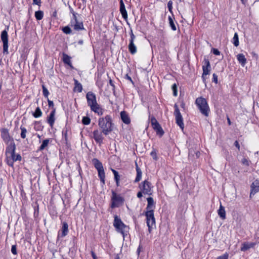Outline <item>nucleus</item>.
<instances>
[{
	"label": "nucleus",
	"mask_w": 259,
	"mask_h": 259,
	"mask_svg": "<svg viewBox=\"0 0 259 259\" xmlns=\"http://www.w3.org/2000/svg\"><path fill=\"white\" fill-rule=\"evenodd\" d=\"M75 87L74 90L78 93H80L82 90V86L80 83H79L77 80L74 79Z\"/></svg>",
	"instance_id": "26"
},
{
	"label": "nucleus",
	"mask_w": 259,
	"mask_h": 259,
	"mask_svg": "<svg viewBox=\"0 0 259 259\" xmlns=\"http://www.w3.org/2000/svg\"><path fill=\"white\" fill-rule=\"evenodd\" d=\"M88 105L90 107L91 110L97 113L98 115H102L103 114V110L98 104L96 95L92 92H88L86 95Z\"/></svg>",
	"instance_id": "2"
},
{
	"label": "nucleus",
	"mask_w": 259,
	"mask_h": 259,
	"mask_svg": "<svg viewBox=\"0 0 259 259\" xmlns=\"http://www.w3.org/2000/svg\"><path fill=\"white\" fill-rule=\"evenodd\" d=\"M16 146L14 143H11L8 145L6 150V161L9 165L13 166L14 162L17 160H20L21 157L20 155H16L15 151Z\"/></svg>",
	"instance_id": "3"
},
{
	"label": "nucleus",
	"mask_w": 259,
	"mask_h": 259,
	"mask_svg": "<svg viewBox=\"0 0 259 259\" xmlns=\"http://www.w3.org/2000/svg\"><path fill=\"white\" fill-rule=\"evenodd\" d=\"M135 39V36L133 33L132 31H131V38L130 40V42H134V40Z\"/></svg>",
	"instance_id": "44"
},
{
	"label": "nucleus",
	"mask_w": 259,
	"mask_h": 259,
	"mask_svg": "<svg viewBox=\"0 0 259 259\" xmlns=\"http://www.w3.org/2000/svg\"><path fill=\"white\" fill-rule=\"evenodd\" d=\"M82 122L84 125H88L91 122V119L87 116H84L82 119Z\"/></svg>",
	"instance_id": "35"
},
{
	"label": "nucleus",
	"mask_w": 259,
	"mask_h": 259,
	"mask_svg": "<svg viewBox=\"0 0 259 259\" xmlns=\"http://www.w3.org/2000/svg\"><path fill=\"white\" fill-rule=\"evenodd\" d=\"M42 93L45 97L48 98L49 92L47 89L44 85H42Z\"/></svg>",
	"instance_id": "39"
},
{
	"label": "nucleus",
	"mask_w": 259,
	"mask_h": 259,
	"mask_svg": "<svg viewBox=\"0 0 259 259\" xmlns=\"http://www.w3.org/2000/svg\"><path fill=\"white\" fill-rule=\"evenodd\" d=\"M241 163L242 164L246 165V166H249L250 164V161L246 158H243L241 160Z\"/></svg>",
	"instance_id": "40"
},
{
	"label": "nucleus",
	"mask_w": 259,
	"mask_h": 259,
	"mask_svg": "<svg viewBox=\"0 0 259 259\" xmlns=\"http://www.w3.org/2000/svg\"><path fill=\"white\" fill-rule=\"evenodd\" d=\"M20 129L21 131V137L23 139H25L26 137V133H27V130L25 127L21 126Z\"/></svg>",
	"instance_id": "34"
},
{
	"label": "nucleus",
	"mask_w": 259,
	"mask_h": 259,
	"mask_svg": "<svg viewBox=\"0 0 259 259\" xmlns=\"http://www.w3.org/2000/svg\"><path fill=\"white\" fill-rule=\"evenodd\" d=\"M212 52L215 55H219L220 54V52L218 49H213Z\"/></svg>",
	"instance_id": "50"
},
{
	"label": "nucleus",
	"mask_w": 259,
	"mask_h": 259,
	"mask_svg": "<svg viewBox=\"0 0 259 259\" xmlns=\"http://www.w3.org/2000/svg\"><path fill=\"white\" fill-rule=\"evenodd\" d=\"M1 38L3 43L4 53H8V34L7 30H3L1 34Z\"/></svg>",
	"instance_id": "11"
},
{
	"label": "nucleus",
	"mask_w": 259,
	"mask_h": 259,
	"mask_svg": "<svg viewBox=\"0 0 259 259\" xmlns=\"http://www.w3.org/2000/svg\"><path fill=\"white\" fill-rule=\"evenodd\" d=\"M146 224L148 227V231L150 233L152 230L155 227V219L154 215V211H146Z\"/></svg>",
	"instance_id": "7"
},
{
	"label": "nucleus",
	"mask_w": 259,
	"mask_h": 259,
	"mask_svg": "<svg viewBox=\"0 0 259 259\" xmlns=\"http://www.w3.org/2000/svg\"><path fill=\"white\" fill-rule=\"evenodd\" d=\"M55 113L56 109L53 108V110L51 112L47 118V122L52 127L53 126L55 121Z\"/></svg>",
	"instance_id": "17"
},
{
	"label": "nucleus",
	"mask_w": 259,
	"mask_h": 259,
	"mask_svg": "<svg viewBox=\"0 0 259 259\" xmlns=\"http://www.w3.org/2000/svg\"><path fill=\"white\" fill-rule=\"evenodd\" d=\"M172 90L173 91L174 96H177V85L175 83L172 85Z\"/></svg>",
	"instance_id": "42"
},
{
	"label": "nucleus",
	"mask_w": 259,
	"mask_h": 259,
	"mask_svg": "<svg viewBox=\"0 0 259 259\" xmlns=\"http://www.w3.org/2000/svg\"><path fill=\"white\" fill-rule=\"evenodd\" d=\"M199 154H200L199 152H197L196 153V157H198L199 156Z\"/></svg>",
	"instance_id": "57"
},
{
	"label": "nucleus",
	"mask_w": 259,
	"mask_h": 259,
	"mask_svg": "<svg viewBox=\"0 0 259 259\" xmlns=\"http://www.w3.org/2000/svg\"><path fill=\"white\" fill-rule=\"evenodd\" d=\"M147 205L146 207V211H154L155 207L154 202L152 197H148L147 199Z\"/></svg>",
	"instance_id": "20"
},
{
	"label": "nucleus",
	"mask_w": 259,
	"mask_h": 259,
	"mask_svg": "<svg viewBox=\"0 0 259 259\" xmlns=\"http://www.w3.org/2000/svg\"><path fill=\"white\" fill-rule=\"evenodd\" d=\"M116 185L118 186L119 185V180H118V181H115Z\"/></svg>",
	"instance_id": "58"
},
{
	"label": "nucleus",
	"mask_w": 259,
	"mask_h": 259,
	"mask_svg": "<svg viewBox=\"0 0 259 259\" xmlns=\"http://www.w3.org/2000/svg\"><path fill=\"white\" fill-rule=\"evenodd\" d=\"M213 78H212V79H213V81H214L215 83H218V76L217 74H215V73L213 74Z\"/></svg>",
	"instance_id": "46"
},
{
	"label": "nucleus",
	"mask_w": 259,
	"mask_h": 259,
	"mask_svg": "<svg viewBox=\"0 0 259 259\" xmlns=\"http://www.w3.org/2000/svg\"><path fill=\"white\" fill-rule=\"evenodd\" d=\"M49 141H50L49 139L44 140L42 141V144L39 148V150L40 151L44 150L48 145Z\"/></svg>",
	"instance_id": "33"
},
{
	"label": "nucleus",
	"mask_w": 259,
	"mask_h": 259,
	"mask_svg": "<svg viewBox=\"0 0 259 259\" xmlns=\"http://www.w3.org/2000/svg\"><path fill=\"white\" fill-rule=\"evenodd\" d=\"M113 226L118 232L122 234L123 238L128 231V227L125 225L117 215L114 216Z\"/></svg>",
	"instance_id": "4"
},
{
	"label": "nucleus",
	"mask_w": 259,
	"mask_h": 259,
	"mask_svg": "<svg viewBox=\"0 0 259 259\" xmlns=\"http://www.w3.org/2000/svg\"><path fill=\"white\" fill-rule=\"evenodd\" d=\"M42 112L39 107H37L35 109V112L33 113V116L35 118H38L41 116Z\"/></svg>",
	"instance_id": "30"
},
{
	"label": "nucleus",
	"mask_w": 259,
	"mask_h": 259,
	"mask_svg": "<svg viewBox=\"0 0 259 259\" xmlns=\"http://www.w3.org/2000/svg\"><path fill=\"white\" fill-rule=\"evenodd\" d=\"M129 51L132 54H134L137 52V47L134 42H130L128 45Z\"/></svg>",
	"instance_id": "28"
},
{
	"label": "nucleus",
	"mask_w": 259,
	"mask_h": 259,
	"mask_svg": "<svg viewBox=\"0 0 259 259\" xmlns=\"http://www.w3.org/2000/svg\"><path fill=\"white\" fill-rule=\"evenodd\" d=\"M195 104L202 114L205 116H208L210 109L205 99L202 97L197 98L195 101Z\"/></svg>",
	"instance_id": "5"
},
{
	"label": "nucleus",
	"mask_w": 259,
	"mask_h": 259,
	"mask_svg": "<svg viewBox=\"0 0 259 259\" xmlns=\"http://www.w3.org/2000/svg\"><path fill=\"white\" fill-rule=\"evenodd\" d=\"M175 111L174 115L176 118L177 124L180 127L182 130L184 129V125L183 123V119L181 113H180L178 106L176 104L174 106Z\"/></svg>",
	"instance_id": "9"
},
{
	"label": "nucleus",
	"mask_w": 259,
	"mask_h": 259,
	"mask_svg": "<svg viewBox=\"0 0 259 259\" xmlns=\"http://www.w3.org/2000/svg\"><path fill=\"white\" fill-rule=\"evenodd\" d=\"M38 123H39V122H35V124H38Z\"/></svg>",
	"instance_id": "61"
},
{
	"label": "nucleus",
	"mask_w": 259,
	"mask_h": 259,
	"mask_svg": "<svg viewBox=\"0 0 259 259\" xmlns=\"http://www.w3.org/2000/svg\"><path fill=\"white\" fill-rule=\"evenodd\" d=\"M142 193H143L142 192V191H139L138 193H137V197L138 198H141L142 197Z\"/></svg>",
	"instance_id": "53"
},
{
	"label": "nucleus",
	"mask_w": 259,
	"mask_h": 259,
	"mask_svg": "<svg viewBox=\"0 0 259 259\" xmlns=\"http://www.w3.org/2000/svg\"><path fill=\"white\" fill-rule=\"evenodd\" d=\"M172 2L171 1H169L168 4H167V7H168V10L169 11H171V9H172Z\"/></svg>",
	"instance_id": "48"
},
{
	"label": "nucleus",
	"mask_w": 259,
	"mask_h": 259,
	"mask_svg": "<svg viewBox=\"0 0 259 259\" xmlns=\"http://www.w3.org/2000/svg\"><path fill=\"white\" fill-rule=\"evenodd\" d=\"M125 78L127 79V80L130 81L131 82H132V83L133 82L132 78L128 74L125 75Z\"/></svg>",
	"instance_id": "51"
},
{
	"label": "nucleus",
	"mask_w": 259,
	"mask_h": 259,
	"mask_svg": "<svg viewBox=\"0 0 259 259\" xmlns=\"http://www.w3.org/2000/svg\"><path fill=\"white\" fill-rule=\"evenodd\" d=\"M48 106L50 107H52V108H55L54 107V103L52 101H51L48 98Z\"/></svg>",
	"instance_id": "45"
},
{
	"label": "nucleus",
	"mask_w": 259,
	"mask_h": 259,
	"mask_svg": "<svg viewBox=\"0 0 259 259\" xmlns=\"http://www.w3.org/2000/svg\"><path fill=\"white\" fill-rule=\"evenodd\" d=\"M110 84L112 85V81H111V80H110Z\"/></svg>",
	"instance_id": "60"
},
{
	"label": "nucleus",
	"mask_w": 259,
	"mask_h": 259,
	"mask_svg": "<svg viewBox=\"0 0 259 259\" xmlns=\"http://www.w3.org/2000/svg\"><path fill=\"white\" fill-rule=\"evenodd\" d=\"M77 14L73 13V19L71 21V26L73 27L74 29L77 31L84 29L83 23L81 21H78L76 17Z\"/></svg>",
	"instance_id": "14"
},
{
	"label": "nucleus",
	"mask_w": 259,
	"mask_h": 259,
	"mask_svg": "<svg viewBox=\"0 0 259 259\" xmlns=\"http://www.w3.org/2000/svg\"><path fill=\"white\" fill-rule=\"evenodd\" d=\"M250 195H254L259 191V180H255L251 185Z\"/></svg>",
	"instance_id": "18"
},
{
	"label": "nucleus",
	"mask_w": 259,
	"mask_h": 259,
	"mask_svg": "<svg viewBox=\"0 0 259 259\" xmlns=\"http://www.w3.org/2000/svg\"><path fill=\"white\" fill-rule=\"evenodd\" d=\"M38 137L39 138H40V136H39V135H38Z\"/></svg>",
	"instance_id": "62"
},
{
	"label": "nucleus",
	"mask_w": 259,
	"mask_h": 259,
	"mask_svg": "<svg viewBox=\"0 0 259 259\" xmlns=\"http://www.w3.org/2000/svg\"><path fill=\"white\" fill-rule=\"evenodd\" d=\"M63 32L67 34H70L71 33V30L69 26H65L62 28Z\"/></svg>",
	"instance_id": "38"
},
{
	"label": "nucleus",
	"mask_w": 259,
	"mask_h": 259,
	"mask_svg": "<svg viewBox=\"0 0 259 259\" xmlns=\"http://www.w3.org/2000/svg\"><path fill=\"white\" fill-rule=\"evenodd\" d=\"M232 42L235 47H238L239 44L238 35L237 33H235L234 37L233 38Z\"/></svg>",
	"instance_id": "31"
},
{
	"label": "nucleus",
	"mask_w": 259,
	"mask_h": 259,
	"mask_svg": "<svg viewBox=\"0 0 259 259\" xmlns=\"http://www.w3.org/2000/svg\"><path fill=\"white\" fill-rule=\"evenodd\" d=\"M78 43H79V44H81H81H83V41H82V40H79V42H78Z\"/></svg>",
	"instance_id": "59"
},
{
	"label": "nucleus",
	"mask_w": 259,
	"mask_h": 259,
	"mask_svg": "<svg viewBox=\"0 0 259 259\" xmlns=\"http://www.w3.org/2000/svg\"><path fill=\"white\" fill-rule=\"evenodd\" d=\"M228 254L227 253H226L222 255H221L219 256L217 259H228Z\"/></svg>",
	"instance_id": "43"
},
{
	"label": "nucleus",
	"mask_w": 259,
	"mask_h": 259,
	"mask_svg": "<svg viewBox=\"0 0 259 259\" xmlns=\"http://www.w3.org/2000/svg\"><path fill=\"white\" fill-rule=\"evenodd\" d=\"M141 245H140L137 249V252L138 254V255H139L140 253V251H141Z\"/></svg>",
	"instance_id": "55"
},
{
	"label": "nucleus",
	"mask_w": 259,
	"mask_h": 259,
	"mask_svg": "<svg viewBox=\"0 0 259 259\" xmlns=\"http://www.w3.org/2000/svg\"><path fill=\"white\" fill-rule=\"evenodd\" d=\"M35 17L37 20H40L44 17V13L41 11H38L35 12Z\"/></svg>",
	"instance_id": "32"
},
{
	"label": "nucleus",
	"mask_w": 259,
	"mask_h": 259,
	"mask_svg": "<svg viewBox=\"0 0 259 259\" xmlns=\"http://www.w3.org/2000/svg\"><path fill=\"white\" fill-rule=\"evenodd\" d=\"M234 145L238 148V149L240 150V145L239 142L237 141H235Z\"/></svg>",
	"instance_id": "52"
},
{
	"label": "nucleus",
	"mask_w": 259,
	"mask_h": 259,
	"mask_svg": "<svg viewBox=\"0 0 259 259\" xmlns=\"http://www.w3.org/2000/svg\"><path fill=\"white\" fill-rule=\"evenodd\" d=\"M91 254H92V256L93 259H97V257L94 251L91 252Z\"/></svg>",
	"instance_id": "54"
},
{
	"label": "nucleus",
	"mask_w": 259,
	"mask_h": 259,
	"mask_svg": "<svg viewBox=\"0 0 259 259\" xmlns=\"http://www.w3.org/2000/svg\"><path fill=\"white\" fill-rule=\"evenodd\" d=\"M227 120H228V124L229 125H230L231 124V121H230V119H229V118L228 117Z\"/></svg>",
	"instance_id": "56"
},
{
	"label": "nucleus",
	"mask_w": 259,
	"mask_h": 259,
	"mask_svg": "<svg viewBox=\"0 0 259 259\" xmlns=\"http://www.w3.org/2000/svg\"><path fill=\"white\" fill-rule=\"evenodd\" d=\"M93 138L97 143L101 145L103 143L104 137L103 131L99 130H94L93 133Z\"/></svg>",
	"instance_id": "13"
},
{
	"label": "nucleus",
	"mask_w": 259,
	"mask_h": 259,
	"mask_svg": "<svg viewBox=\"0 0 259 259\" xmlns=\"http://www.w3.org/2000/svg\"><path fill=\"white\" fill-rule=\"evenodd\" d=\"M151 155L153 157V159H156L157 156H156V153L155 151H152L151 153Z\"/></svg>",
	"instance_id": "49"
},
{
	"label": "nucleus",
	"mask_w": 259,
	"mask_h": 259,
	"mask_svg": "<svg viewBox=\"0 0 259 259\" xmlns=\"http://www.w3.org/2000/svg\"><path fill=\"white\" fill-rule=\"evenodd\" d=\"M242 1H243V0H241Z\"/></svg>",
	"instance_id": "63"
},
{
	"label": "nucleus",
	"mask_w": 259,
	"mask_h": 259,
	"mask_svg": "<svg viewBox=\"0 0 259 259\" xmlns=\"http://www.w3.org/2000/svg\"><path fill=\"white\" fill-rule=\"evenodd\" d=\"M218 214L221 218L224 220L226 218V211L224 207L221 204L218 210Z\"/></svg>",
	"instance_id": "25"
},
{
	"label": "nucleus",
	"mask_w": 259,
	"mask_h": 259,
	"mask_svg": "<svg viewBox=\"0 0 259 259\" xmlns=\"http://www.w3.org/2000/svg\"><path fill=\"white\" fill-rule=\"evenodd\" d=\"M95 167L98 171L99 177L103 184H105V174L102 163L97 159L94 158L92 160Z\"/></svg>",
	"instance_id": "6"
},
{
	"label": "nucleus",
	"mask_w": 259,
	"mask_h": 259,
	"mask_svg": "<svg viewBox=\"0 0 259 259\" xmlns=\"http://www.w3.org/2000/svg\"><path fill=\"white\" fill-rule=\"evenodd\" d=\"M136 170H137V176H136V178L135 179V182H138L139 181H140L141 180V179L142 178V171L140 170V169L138 167L137 168Z\"/></svg>",
	"instance_id": "29"
},
{
	"label": "nucleus",
	"mask_w": 259,
	"mask_h": 259,
	"mask_svg": "<svg viewBox=\"0 0 259 259\" xmlns=\"http://www.w3.org/2000/svg\"><path fill=\"white\" fill-rule=\"evenodd\" d=\"M111 207H117L122 205L124 201V199L120 195L117 194L115 192H112L111 197Z\"/></svg>",
	"instance_id": "8"
},
{
	"label": "nucleus",
	"mask_w": 259,
	"mask_h": 259,
	"mask_svg": "<svg viewBox=\"0 0 259 259\" xmlns=\"http://www.w3.org/2000/svg\"><path fill=\"white\" fill-rule=\"evenodd\" d=\"M139 187L143 194L149 195L152 194V187L151 186V184L149 182L144 181Z\"/></svg>",
	"instance_id": "10"
},
{
	"label": "nucleus",
	"mask_w": 259,
	"mask_h": 259,
	"mask_svg": "<svg viewBox=\"0 0 259 259\" xmlns=\"http://www.w3.org/2000/svg\"><path fill=\"white\" fill-rule=\"evenodd\" d=\"M204 65L202 66L203 73L202 75V78L203 81L206 79L205 76L209 74L210 70V65L209 61L208 59H205L203 61Z\"/></svg>",
	"instance_id": "15"
},
{
	"label": "nucleus",
	"mask_w": 259,
	"mask_h": 259,
	"mask_svg": "<svg viewBox=\"0 0 259 259\" xmlns=\"http://www.w3.org/2000/svg\"><path fill=\"white\" fill-rule=\"evenodd\" d=\"M255 245L254 243L252 242H244L242 244L241 250L242 251H245L250 248L253 247Z\"/></svg>",
	"instance_id": "23"
},
{
	"label": "nucleus",
	"mask_w": 259,
	"mask_h": 259,
	"mask_svg": "<svg viewBox=\"0 0 259 259\" xmlns=\"http://www.w3.org/2000/svg\"><path fill=\"white\" fill-rule=\"evenodd\" d=\"M111 170L114 174V179L115 181H118V180H120V176L119 175L118 172L114 169H112Z\"/></svg>",
	"instance_id": "36"
},
{
	"label": "nucleus",
	"mask_w": 259,
	"mask_h": 259,
	"mask_svg": "<svg viewBox=\"0 0 259 259\" xmlns=\"http://www.w3.org/2000/svg\"><path fill=\"white\" fill-rule=\"evenodd\" d=\"M120 117L122 121L126 124H128L131 122V119L128 114L125 111L120 112Z\"/></svg>",
	"instance_id": "21"
},
{
	"label": "nucleus",
	"mask_w": 259,
	"mask_h": 259,
	"mask_svg": "<svg viewBox=\"0 0 259 259\" xmlns=\"http://www.w3.org/2000/svg\"><path fill=\"white\" fill-rule=\"evenodd\" d=\"M68 232V225L67 223L64 222L63 223L62 230H61V237H63L65 236Z\"/></svg>",
	"instance_id": "24"
},
{
	"label": "nucleus",
	"mask_w": 259,
	"mask_h": 259,
	"mask_svg": "<svg viewBox=\"0 0 259 259\" xmlns=\"http://www.w3.org/2000/svg\"><path fill=\"white\" fill-rule=\"evenodd\" d=\"M41 0H33V4L40 6Z\"/></svg>",
	"instance_id": "47"
},
{
	"label": "nucleus",
	"mask_w": 259,
	"mask_h": 259,
	"mask_svg": "<svg viewBox=\"0 0 259 259\" xmlns=\"http://www.w3.org/2000/svg\"><path fill=\"white\" fill-rule=\"evenodd\" d=\"M120 12L123 18L125 20L127 18V13L122 0L120 1Z\"/></svg>",
	"instance_id": "19"
},
{
	"label": "nucleus",
	"mask_w": 259,
	"mask_h": 259,
	"mask_svg": "<svg viewBox=\"0 0 259 259\" xmlns=\"http://www.w3.org/2000/svg\"><path fill=\"white\" fill-rule=\"evenodd\" d=\"M98 125L103 131L104 135H108L113 129V123L111 116L107 115L105 117L99 118Z\"/></svg>",
	"instance_id": "1"
},
{
	"label": "nucleus",
	"mask_w": 259,
	"mask_h": 259,
	"mask_svg": "<svg viewBox=\"0 0 259 259\" xmlns=\"http://www.w3.org/2000/svg\"><path fill=\"white\" fill-rule=\"evenodd\" d=\"M237 59L242 67L246 64L247 61L245 56L243 54H239L237 55Z\"/></svg>",
	"instance_id": "22"
},
{
	"label": "nucleus",
	"mask_w": 259,
	"mask_h": 259,
	"mask_svg": "<svg viewBox=\"0 0 259 259\" xmlns=\"http://www.w3.org/2000/svg\"><path fill=\"white\" fill-rule=\"evenodd\" d=\"M63 61L64 63L69 65L71 67V62L70 57L67 54H63Z\"/></svg>",
	"instance_id": "27"
},
{
	"label": "nucleus",
	"mask_w": 259,
	"mask_h": 259,
	"mask_svg": "<svg viewBox=\"0 0 259 259\" xmlns=\"http://www.w3.org/2000/svg\"><path fill=\"white\" fill-rule=\"evenodd\" d=\"M11 252L14 255H16L17 254V247L16 245H12L11 248Z\"/></svg>",
	"instance_id": "41"
},
{
	"label": "nucleus",
	"mask_w": 259,
	"mask_h": 259,
	"mask_svg": "<svg viewBox=\"0 0 259 259\" xmlns=\"http://www.w3.org/2000/svg\"><path fill=\"white\" fill-rule=\"evenodd\" d=\"M1 136L4 140V141L7 144H10L12 143H14L13 142V140L11 138L9 133L8 132V130L6 128H3L1 130Z\"/></svg>",
	"instance_id": "16"
},
{
	"label": "nucleus",
	"mask_w": 259,
	"mask_h": 259,
	"mask_svg": "<svg viewBox=\"0 0 259 259\" xmlns=\"http://www.w3.org/2000/svg\"><path fill=\"white\" fill-rule=\"evenodd\" d=\"M168 20H169V25H170V26L171 27V29L173 30H176L177 29V28L174 24L172 19L170 17H169Z\"/></svg>",
	"instance_id": "37"
},
{
	"label": "nucleus",
	"mask_w": 259,
	"mask_h": 259,
	"mask_svg": "<svg viewBox=\"0 0 259 259\" xmlns=\"http://www.w3.org/2000/svg\"><path fill=\"white\" fill-rule=\"evenodd\" d=\"M151 122L152 127L156 131L157 135L161 137L163 135L164 132L156 118L152 117Z\"/></svg>",
	"instance_id": "12"
}]
</instances>
